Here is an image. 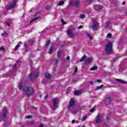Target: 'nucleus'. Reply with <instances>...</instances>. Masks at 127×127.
Instances as JSON below:
<instances>
[{
  "instance_id": "nucleus-1",
  "label": "nucleus",
  "mask_w": 127,
  "mask_h": 127,
  "mask_svg": "<svg viewBox=\"0 0 127 127\" xmlns=\"http://www.w3.org/2000/svg\"><path fill=\"white\" fill-rule=\"evenodd\" d=\"M23 92H24L25 94L27 96H31V95H33L34 90L32 87H25L23 88Z\"/></svg>"
},
{
  "instance_id": "nucleus-2",
  "label": "nucleus",
  "mask_w": 127,
  "mask_h": 127,
  "mask_svg": "<svg viewBox=\"0 0 127 127\" xmlns=\"http://www.w3.org/2000/svg\"><path fill=\"white\" fill-rule=\"evenodd\" d=\"M113 50V43L109 42L105 45V52L107 54H109L112 52Z\"/></svg>"
},
{
  "instance_id": "nucleus-3",
  "label": "nucleus",
  "mask_w": 127,
  "mask_h": 127,
  "mask_svg": "<svg viewBox=\"0 0 127 127\" xmlns=\"http://www.w3.org/2000/svg\"><path fill=\"white\" fill-rule=\"evenodd\" d=\"M70 5L75 6V7H80L81 6V2L79 0H72L69 2Z\"/></svg>"
},
{
  "instance_id": "nucleus-4",
  "label": "nucleus",
  "mask_w": 127,
  "mask_h": 127,
  "mask_svg": "<svg viewBox=\"0 0 127 127\" xmlns=\"http://www.w3.org/2000/svg\"><path fill=\"white\" fill-rule=\"evenodd\" d=\"M98 28H99V23L96 20L93 19L91 29H93L94 31H96L98 30Z\"/></svg>"
},
{
  "instance_id": "nucleus-5",
  "label": "nucleus",
  "mask_w": 127,
  "mask_h": 127,
  "mask_svg": "<svg viewBox=\"0 0 127 127\" xmlns=\"http://www.w3.org/2000/svg\"><path fill=\"white\" fill-rule=\"evenodd\" d=\"M16 6V0H14L11 3L9 4L8 9H13Z\"/></svg>"
},
{
  "instance_id": "nucleus-6",
  "label": "nucleus",
  "mask_w": 127,
  "mask_h": 127,
  "mask_svg": "<svg viewBox=\"0 0 127 127\" xmlns=\"http://www.w3.org/2000/svg\"><path fill=\"white\" fill-rule=\"evenodd\" d=\"M38 76H39V73L38 72H36V73H32L30 74V80L31 81H33V80L36 79Z\"/></svg>"
},
{
  "instance_id": "nucleus-7",
  "label": "nucleus",
  "mask_w": 127,
  "mask_h": 127,
  "mask_svg": "<svg viewBox=\"0 0 127 127\" xmlns=\"http://www.w3.org/2000/svg\"><path fill=\"white\" fill-rule=\"evenodd\" d=\"M53 101L54 108H55V109H57V108H58V106H57V105H58V103H59V98H58V97L55 98L53 100Z\"/></svg>"
},
{
  "instance_id": "nucleus-8",
  "label": "nucleus",
  "mask_w": 127,
  "mask_h": 127,
  "mask_svg": "<svg viewBox=\"0 0 127 127\" xmlns=\"http://www.w3.org/2000/svg\"><path fill=\"white\" fill-rule=\"evenodd\" d=\"M66 34L69 36V38H73V37H75V34L72 32V30L71 29H67L66 31Z\"/></svg>"
},
{
  "instance_id": "nucleus-9",
  "label": "nucleus",
  "mask_w": 127,
  "mask_h": 127,
  "mask_svg": "<svg viewBox=\"0 0 127 127\" xmlns=\"http://www.w3.org/2000/svg\"><path fill=\"white\" fill-rule=\"evenodd\" d=\"M74 105H75V100H74V98H71L67 107V109L70 110L71 108L74 106Z\"/></svg>"
},
{
  "instance_id": "nucleus-10",
  "label": "nucleus",
  "mask_w": 127,
  "mask_h": 127,
  "mask_svg": "<svg viewBox=\"0 0 127 127\" xmlns=\"http://www.w3.org/2000/svg\"><path fill=\"white\" fill-rule=\"evenodd\" d=\"M6 114H7V110L5 109L3 110L2 114V118L4 122H6L7 120V117H6Z\"/></svg>"
},
{
  "instance_id": "nucleus-11",
  "label": "nucleus",
  "mask_w": 127,
  "mask_h": 127,
  "mask_svg": "<svg viewBox=\"0 0 127 127\" xmlns=\"http://www.w3.org/2000/svg\"><path fill=\"white\" fill-rule=\"evenodd\" d=\"M113 100V98L111 97H108L106 98L104 100V103L106 104V105H109L111 102H112V100Z\"/></svg>"
},
{
  "instance_id": "nucleus-12",
  "label": "nucleus",
  "mask_w": 127,
  "mask_h": 127,
  "mask_svg": "<svg viewBox=\"0 0 127 127\" xmlns=\"http://www.w3.org/2000/svg\"><path fill=\"white\" fill-rule=\"evenodd\" d=\"M101 120H102V115L99 114L96 117L95 122L96 123V124H100V123H101Z\"/></svg>"
},
{
  "instance_id": "nucleus-13",
  "label": "nucleus",
  "mask_w": 127,
  "mask_h": 127,
  "mask_svg": "<svg viewBox=\"0 0 127 127\" xmlns=\"http://www.w3.org/2000/svg\"><path fill=\"white\" fill-rule=\"evenodd\" d=\"M92 61H93V59L92 58H87L86 59L85 64L86 65H89L90 63H92Z\"/></svg>"
},
{
  "instance_id": "nucleus-14",
  "label": "nucleus",
  "mask_w": 127,
  "mask_h": 127,
  "mask_svg": "<svg viewBox=\"0 0 127 127\" xmlns=\"http://www.w3.org/2000/svg\"><path fill=\"white\" fill-rule=\"evenodd\" d=\"M94 8L95 10H97L98 11H101L102 9H103V6L100 5V6H95L94 7Z\"/></svg>"
},
{
  "instance_id": "nucleus-15",
  "label": "nucleus",
  "mask_w": 127,
  "mask_h": 127,
  "mask_svg": "<svg viewBox=\"0 0 127 127\" xmlns=\"http://www.w3.org/2000/svg\"><path fill=\"white\" fill-rule=\"evenodd\" d=\"M111 23V21L110 20H108L107 21H106L105 22V29H107L109 26H110V24Z\"/></svg>"
},
{
  "instance_id": "nucleus-16",
  "label": "nucleus",
  "mask_w": 127,
  "mask_h": 127,
  "mask_svg": "<svg viewBox=\"0 0 127 127\" xmlns=\"http://www.w3.org/2000/svg\"><path fill=\"white\" fill-rule=\"evenodd\" d=\"M25 87V86H23V85H22V82H21L19 83L18 84V89L19 90H23V88Z\"/></svg>"
},
{
  "instance_id": "nucleus-17",
  "label": "nucleus",
  "mask_w": 127,
  "mask_h": 127,
  "mask_svg": "<svg viewBox=\"0 0 127 127\" xmlns=\"http://www.w3.org/2000/svg\"><path fill=\"white\" fill-rule=\"evenodd\" d=\"M73 93L75 96H77L78 95H81V94H82V91L81 90H76Z\"/></svg>"
},
{
  "instance_id": "nucleus-18",
  "label": "nucleus",
  "mask_w": 127,
  "mask_h": 127,
  "mask_svg": "<svg viewBox=\"0 0 127 127\" xmlns=\"http://www.w3.org/2000/svg\"><path fill=\"white\" fill-rule=\"evenodd\" d=\"M116 81H117V82H119L120 83H121V84H127V81H124L120 79H117Z\"/></svg>"
},
{
  "instance_id": "nucleus-19",
  "label": "nucleus",
  "mask_w": 127,
  "mask_h": 127,
  "mask_svg": "<svg viewBox=\"0 0 127 127\" xmlns=\"http://www.w3.org/2000/svg\"><path fill=\"white\" fill-rule=\"evenodd\" d=\"M45 77L47 79H50V78H51V77H52V76L51 75V74H49V73H46L45 75Z\"/></svg>"
},
{
  "instance_id": "nucleus-20",
  "label": "nucleus",
  "mask_w": 127,
  "mask_h": 127,
  "mask_svg": "<svg viewBox=\"0 0 127 127\" xmlns=\"http://www.w3.org/2000/svg\"><path fill=\"white\" fill-rule=\"evenodd\" d=\"M86 58H87V56L86 55H84L81 59H80V62H84V61H85V59H86Z\"/></svg>"
},
{
  "instance_id": "nucleus-21",
  "label": "nucleus",
  "mask_w": 127,
  "mask_h": 127,
  "mask_svg": "<svg viewBox=\"0 0 127 127\" xmlns=\"http://www.w3.org/2000/svg\"><path fill=\"white\" fill-rule=\"evenodd\" d=\"M49 54H52L53 53V45H52L49 51Z\"/></svg>"
},
{
  "instance_id": "nucleus-22",
  "label": "nucleus",
  "mask_w": 127,
  "mask_h": 127,
  "mask_svg": "<svg viewBox=\"0 0 127 127\" xmlns=\"http://www.w3.org/2000/svg\"><path fill=\"white\" fill-rule=\"evenodd\" d=\"M69 111V112H70V113H71V114H73V113H74V114H77V113H78V111H77L76 110H68Z\"/></svg>"
},
{
  "instance_id": "nucleus-23",
  "label": "nucleus",
  "mask_w": 127,
  "mask_h": 127,
  "mask_svg": "<svg viewBox=\"0 0 127 127\" xmlns=\"http://www.w3.org/2000/svg\"><path fill=\"white\" fill-rule=\"evenodd\" d=\"M37 19H39V17H37L33 19L31 21H30V23H32V22H34L35 20H37Z\"/></svg>"
},
{
  "instance_id": "nucleus-24",
  "label": "nucleus",
  "mask_w": 127,
  "mask_h": 127,
  "mask_svg": "<svg viewBox=\"0 0 127 127\" xmlns=\"http://www.w3.org/2000/svg\"><path fill=\"white\" fill-rule=\"evenodd\" d=\"M19 47H20V45H19V44H18L14 49V51H16V50H18V48H19Z\"/></svg>"
},
{
  "instance_id": "nucleus-25",
  "label": "nucleus",
  "mask_w": 127,
  "mask_h": 127,
  "mask_svg": "<svg viewBox=\"0 0 127 127\" xmlns=\"http://www.w3.org/2000/svg\"><path fill=\"white\" fill-rule=\"evenodd\" d=\"M104 87V85H101L99 86H96V90H100V89H102V88H103Z\"/></svg>"
},
{
  "instance_id": "nucleus-26",
  "label": "nucleus",
  "mask_w": 127,
  "mask_h": 127,
  "mask_svg": "<svg viewBox=\"0 0 127 127\" xmlns=\"http://www.w3.org/2000/svg\"><path fill=\"white\" fill-rule=\"evenodd\" d=\"M9 126H10V124L9 123V122H8L7 123H5L3 125L4 127H9Z\"/></svg>"
},
{
  "instance_id": "nucleus-27",
  "label": "nucleus",
  "mask_w": 127,
  "mask_h": 127,
  "mask_svg": "<svg viewBox=\"0 0 127 127\" xmlns=\"http://www.w3.org/2000/svg\"><path fill=\"white\" fill-rule=\"evenodd\" d=\"M61 54H62V51H59V52H58L57 55H58V58L61 57Z\"/></svg>"
},
{
  "instance_id": "nucleus-28",
  "label": "nucleus",
  "mask_w": 127,
  "mask_h": 127,
  "mask_svg": "<svg viewBox=\"0 0 127 127\" xmlns=\"http://www.w3.org/2000/svg\"><path fill=\"white\" fill-rule=\"evenodd\" d=\"M18 64V62L17 61L16 62V63L13 65V66H12V69H15V68H16L17 64Z\"/></svg>"
},
{
  "instance_id": "nucleus-29",
  "label": "nucleus",
  "mask_w": 127,
  "mask_h": 127,
  "mask_svg": "<svg viewBox=\"0 0 127 127\" xmlns=\"http://www.w3.org/2000/svg\"><path fill=\"white\" fill-rule=\"evenodd\" d=\"M98 68V67L97 66H93L92 67H91L90 70V71H94V70H96Z\"/></svg>"
},
{
  "instance_id": "nucleus-30",
  "label": "nucleus",
  "mask_w": 127,
  "mask_h": 127,
  "mask_svg": "<svg viewBox=\"0 0 127 127\" xmlns=\"http://www.w3.org/2000/svg\"><path fill=\"white\" fill-rule=\"evenodd\" d=\"M63 4H64V1H60L58 4V5L60 6V5H63Z\"/></svg>"
},
{
  "instance_id": "nucleus-31",
  "label": "nucleus",
  "mask_w": 127,
  "mask_h": 127,
  "mask_svg": "<svg viewBox=\"0 0 127 127\" xmlns=\"http://www.w3.org/2000/svg\"><path fill=\"white\" fill-rule=\"evenodd\" d=\"M53 63L54 64H58V59H55L53 61Z\"/></svg>"
},
{
  "instance_id": "nucleus-32",
  "label": "nucleus",
  "mask_w": 127,
  "mask_h": 127,
  "mask_svg": "<svg viewBox=\"0 0 127 127\" xmlns=\"http://www.w3.org/2000/svg\"><path fill=\"white\" fill-rule=\"evenodd\" d=\"M49 44H50V41L47 40V43H46V47H48L49 46Z\"/></svg>"
},
{
  "instance_id": "nucleus-33",
  "label": "nucleus",
  "mask_w": 127,
  "mask_h": 127,
  "mask_svg": "<svg viewBox=\"0 0 127 127\" xmlns=\"http://www.w3.org/2000/svg\"><path fill=\"white\" fill-rule=\"evenodd\" d=\"M41 15V11H38L35 14V16H37L38 15Z\"/></svg>"
},
{
  "instance_id": "nucleus-34",
  "label": "nucleus",
  "mask_w": 127,
  "mask_h": 127,
  "mask_svg": "<svg viewBox=\"0 0 127 127\" xmlns=\"http://www.w3.org/2000/svg\"><path fill=\"white\" fill-rule=\"evenodd\" d=\"M61 22L62 24H67V22L64 21V20L62 18H61Z\"/></svg>"
},
{
  "instance_id": "nucleus-35",
  "label": "nucleus",
  "mask_w": 127,
  "mask_h": 127,
  "mask_svg": "<svg viewBox=\"0 0 127 127\" xmlns=\"http://www.w3.org/2000/svg\"><path fill=\"white\" fill-rule=\"evenodd\" d=\"M28 43L29 44H30V45H32V44H33V40H29Z\"/></svg>"
},
{
  "instance_id": "nucleus-36",
  "label": "nucleus",
  "mask_w": 127,
  "mask_h": 127,
  "mask_svg": "<svg viewBox=\"0 0 127 127\" xmlns=\"http://www.w3.org/2000/svg\"><path fill=\"white\" fill-rule=\"evenodd\" d=\"M118 59H119L118 57L114 58L112 59V62H116V61H117Z\"/></svg>"
},
{
  "instance_id": "nucleus-37",
  "label": "nucleus",
  "mask_w": 127,
  "mask_h": 127,
  "mask_svg": "<svg viewBox=\"0 0 127 127\" xmlns=\"http://www.w3.org/2000/svg\"><path fill=\"white\" fill-rule=\"evenodd\" d=\"M107 38H112V34L109 33L107 36Z\"/></svg>"
},
{
  "instance_id": "nucleus-38",
  "label": "nucleus",
  "mask_w": 127,
  "mask_h": 127,
  "mask_svg": "<svg viewBox=\"0 0 127 127\" xmlns=\"http://www.w3.org/2000/svg\"><path fill=\"white\" fill-rule=\"evenodd\" d=\"M93 1H95V0H86V2H88V3H90V2H93Z\"/></svg>"
},
{
  "instance_id": "nucleus-39",
  "label": "nucleus",
  "mask_w": 127,
  "mask_h": 127,
  "mask_svg": "<svg viewBox=\"0 0 127 127\" xmlns=\"http://www.w3.org/2000/svg\"><path fill=\"white\" fill-rule=\"evenodd\" d=\"M43 84H44V85H46L47 84V80L46 79H44L42 81Z\"/></svg>"
},
{
  "instance_id": "nucleus-40",
  "label": "nucleus",
  "mask_w": 127,
  "mask_h": 127,
  "mask_svg": "<svg viewBox=\"0 0 127 127\" xmlns=\"http://www.w3.org/2000/svg\"><path fill=\"white\" fill-rule=\"evenodd\" d=\"M95 106H94V108H93L92 109H91L89 111V112H90V113H94V111H95Z\"/></svg>"
},
{
  "instance_id": "nucleus-41",
  "label": "nucleus",
  "mask_w": 127,
  "mask_h": 127,
  "mask_svg": "<svg viewBox=\"0 0 127 127\" xmlns=\"http://www.w3.org/2000/svg\"><path fill=\"white\" fill-rule=\"evenodd\" d=\"M87 119V116L83 117L82 119V122H84V121H86Z\"/></svg>"
},
{
  "instance_id": "nucleus-42",
  "label": "nucleus",
  "mask_w": 127,
  "mask_h": 127,
  "mask_svg": "<svg viewBox=\"0 0 127 127\" xmlns=\"http://www.w3.org/2000/svg\"><path fill=\"white\" fill-rule=\"evenodd\" d=\"M32 118V116H26V119H31Z\"/></svg>"
},
{
  "instance_id": "nucleus-43",
  "label": "nucleus",
  "mask_w": 127,
  "mask_h": 127,
  "mask_svg": "<svg viewBox=\"0 0 127 127\" xmlns=\"http://www.w3.org/2000/svg\"><path fill=\"white\" fill-rule=\"evenodd\" d=\"M77 71H78V67H75L74 72V73H77Z\"/></svg>"
},
{
  "instance_id": "nucleus-44",
  "label": "nucleus",
  "mask_w": 127,
  "mask_h": 127,
  "mask_svg": "<svg viewBox=\"0 0 127 127\" xmlns=\"http://www.w3.org/2000/svg\"><path fill=\"white\" fill-rule=\"evenodd\" d=\"M87 35L88 37L90 38V39H93V37H91V35H90V34H87Z\"/></svg>"
},
{
  "instance_id": "nucleus-45",
  "label": "nucleus",
  "mask_w": 127,
  "mask_h": 127,
  "mask_svg": "<svg viewBox=\"0 0 127 127\" xmlns=\"http://www.w3.org/2000/svg\"><path fill=\"white\" fill-rule=\"evenodd\" d=\"M46 9L47 10H49L50 9V6H47Z\"/></svg>"
},
{
  "instance_id": "nucleus-46",
  "label": "nucleus",
  "mask_w": 127,
  "mask_h": 127,
  "mask_svg": "<svg viewBox=\"0 0 127 127\" xmlns=\"http://www.w3.org/2000/svg\"><path fill=\"white\" fill-rule=\"evenodd\" d=\"M83 28V26L82 25H80L79 26H78L77 27V29H81V28Z\"/></svg>"
},
{
  "instance_id": "nucleus-47",
  "label": "nucleus",
  "mask_w": 127,
  "mask_h": 127,
  "mask_svg": "<svg viewBox=\"0 0 127 127\" xmlns=\"http://www.w3.org/2000/svg\"><path fill=\"white\" fill-rule=\"evenodd\" d=\"M0 50L4 51V47H3V46H2V47H0Z\"/></svg>"
},
{
  "instance_id": "nucleus-48",
  "label": "nucleus",
  "mask_w": 127,
  "mask_h": 127,
  "mask_svg": "<svg viewBox=\"0 0 127 127\" xmlns=\"http://www.w3.org/2000/svg\"><path fill=\"white\" fill-rule=\"evenodd\" d=\"M96 82H97V83H101L102 82V80L101 79H97L96 80Z\"/></svg>"
},
{
  "instance_id": "nucleus-49",
  "label": "nucleus",
  "mask_w": 127,
  "mask_h": 127,
  "mask_svg": "<svg viewBox=\"0 0 127 127\" xmlns=\"http://www.w3.org/2000/svg\"><path fill=\"white\" fill-rule=\"evenodd\" d=\"M66 59L68 61L70 60V57H69V56H67Z\"/></svg>"
},
{
  "instance_id": "nucleus-50",
  "label": "nucleus",
  "mask_w": 127,
  "mask_h": 127,
  "mask_svg": "<svg viewBox=\"0 0 127 127\" xmlns=\"http://www.w3.org/2000/svg\"><path fill=\"white\" fill-rule=\"evenodd\" d=\"M6 23L7 24V25L9 27L10 26V23H9V22H6Z\"/></svg>"
},
{
  "instance_id": "nucleus-51",
  "label": "nucleus",
  "mask_w": 127,
  "mask_h": 127,
  "mask_svg": "<svg viewBox=\"0 0 127 127\" xmlns=\"http://www.w3.org/2000/svg\"><path fill=\"white\" fill-rule=\"evenodd\" d=\"M89 83H90V85H93V84H94V82L92 81H89Z\"/></svg>"
},
{
  "instance_id": "nucleus-52",
  "label": "nucleus",
  "mask_w": 127,
  "mask_h": 127,
  "mask_svg": "<svg viewBox=\"0 0 127 127\" xmlns=\"http://www.w3.org/2000/svg\"><path fill=\"white\" fill-rule=\"evenodd\" d=\"M47 98H48V95H46L45 96L44 100H46V99H47Z\"/></svg>"
},
{
  "instance_id": "nucleus-53",
  "label": "nucleus",
  "mask_w": 127,
  "mask_h": 127,
  "mask_svg": "<svg viewBox=\"0 0 127 127\" xmlns=\"http://www.w3.org/2000/svg\"><path fill=\"white\" fill-rule=\"evenodd\" d=\"M79 16H85V14H80Z\"/></svg>"
},
{
  "instance_id": "nucleus-54",
  "label": "nucleus",
  "mask_w": 127,
  "mask_h": 127,
  "mask_svg": "<svg viewBox=\"0 0 127 127\" xmlns=\"http://www.w3.org/2000/svg\"><path fill=\"white\" fill-rule=\"evenodd\" d=\"M72 124H75V120H72Z\"/></svg>"
},
{
  "instance_id": "nucleus-55",
  "label": "nucleus",
  "mask_w": 127,
  "mask_h": 127,
  "mask_svg": "<svg viewBox=\"0 0 127 127\" xmlns=\"http://www.w3.org/2000/svg\"><path fill=\"white\" fill-rule=\"evenodd\" d=\"M124 4H126V2L125 1L123 2L122 5H124Z\"/></svg>"
},
{
  "instance_id": "nucleus-56",
  "label": "nucleus",
  "mask_w": 127,
  "mask_h": 127,
  "mask_svg": "<svg viewBox=\"0 0 127 127\" xmlns=\"http://www.w3.org/2000/svg\"><path fill=\"white\" fill-rule=\"evenodd\" d=\"M24 47H27V44H24Z\"/></svg>"
},
{
  "instance_id": "nucleus-57",
  "label": "nucleus",
  "mask_w": 127,
  "mask_h": 127,
  "mask_svg": "<svg viewBox=\"0 0 127 127\" xmlns=\"http://www.w3.org/2000/svg\"><path fill=\"white\" fill-rule=\"evenodd\" d=\"M122 41V39H120V41H119V43H121Z\"/></svg>"
},
{
  "instance_id": "nucleus-58",
  "label": "nucleus",
  "mask_w": 127,
  "mask_h": 127,
  "mask_svg": "<svg viewBox=\"0 0 127 127\" xmlns=\"http://www.w3.org/2000/svg\"><path fill=\"white\" fill-rule=\"evenodd\" d=\"M80 18H84L85 17V16H80Z\"/></svg>"
},
{
  "instance_id": "nucleus-59",
  "label": "nucleus",
  "mask_w": 127,
  "mask_h": 127,
  "mask_svg": "<svg viewBox=\"0 0 127 127\" xmlns=\"http://www.w3.org/2000/svg\"><path fill=\"white\" fill-rule=\"evenodd\" d=\"M106 120H108L109 121V120H110V118H109L108 117H106Z\"/></svg>"
},
{
  "instance_id": "nucleus-60",
  "label": "nucleus",
  "mask_w": 127,
  "mask_h": 127,
  "mask_svg": "<svg viewBox=\"0 0 127 127\" xmlns=\"http://www.w3.org/2000/svg\"><path fill=\"white\" fill-rule=\"evenodd\" d=\"M89 15V16H91V15H93L92 14H90V13H89V15Z\"/></svg>"
},
{
  "instance_id": "nucleus-61",
  "label": "nucleus",
  "mask_w": 127,
  "mask_h": 127,
  "mask_svg": "<svg viewBox=\"0 0 127 127\" xmlns=\"http://www.w3.org/2000/svg\"><path fill=\"white\" fill-rule=\"evenodd\" d=\"M32 124H33V122H31V123H30V125H32Z\"/></svg>"
},
{
  "instance_id": "nucleus-62",
  "label": "nucleus",
  "mask_w": 127,
  "mask_h": 127,
  "mask_svg": "<svg viewBox=\"0 0 127 127\" xmlns=\"http://www.w3.org/2000/svg\"><path fill=\"white\" fill-rule=\"evenodd\" d=\"M64 15H68V14H65Z\"/></svg>"
},
{
  "instance_id": "nucleus-63",
  "label": "nucleus",
  "mask_w": 127,
  "mask_h": 127,
  "mask_svg": "<svg viewBox=\"0 0 127 127\" xmlns=\"http://www.w3.org/2000/svg\"><path fill=\"white\" fill-rule=\"evenodd\" d=\"M52 110H55V109H52Z\"/></svg>"
},
{
  "instance_id": "nucleus-64",
  "label": "nucleus",
  "mask_w": 127,
  "mask_h": 127,
  "mask_svg": "<svg viewBox=\"0 0 127 127\" xmlns=\"http://www.w3.org/2000/svg\"><path fill=\"white\" fill-rule=\"evenodd\" d=\"M82 127H84V126H82Z\"/></svg>"
}]
</instances>
